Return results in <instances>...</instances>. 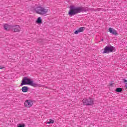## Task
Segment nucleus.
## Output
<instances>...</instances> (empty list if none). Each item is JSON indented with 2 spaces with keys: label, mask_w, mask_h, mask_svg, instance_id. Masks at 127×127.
I'll list each match as a JSON object with an SVG mask.
<instances>
[{
  "label": "nucleus",
  "mask_w": 127,
  "mask_h": 127,
  "mask_svg": "<svg viewBox=\"0 0 127 127\" xmlns=\"http://www.w3.org/2000/svg\"><path fill=\"white\" fill-rule=\"evenodd\" d=\"M82 102L84 106H93V105H94V100L91 97H89L88 99H83Z\"/></svg>",
  "instance_id": "nucleus-4"
},
{
  "label": "nucleus",
  "mask_w": 127,
  "mask_h": 127,
  "mask_svg": "<svg viewBox=\"0 0 127 127\" xmlns=\"http://www.w3.org/2000/svg\"><path fill=\"white\" fill-rule=\"evenodd\" d=\"M11 28V26L7 24H5L4 26V28L5 30H10Z\"/></svg>",
  "instance_id": "nucleus-10"
},
{
  "label": "nucleus",
  "mask_w": 127,
  "mask_h": 127,
  "mask_svg": "<svg viewBox=\"0 0 127 127\" xmlns=\"http://www.w3.org/2000/svg\"><path fill=\"white\" fill-rule=\"evenodd\" d=\"M54 123V120L50 119L49 122H47L46 124H53Z\"/></svg>",
  "instance_id": "nucleus-15"
},
{
  "label": "nucleus",
  "mask_w": 127,
  "mask_h": 127,
  "mask_svg": "<svg viewBox=\"0 0 127 127\" xmlns=\"http://www.w3.org/2000/svg\"><path fill=\"white\" fill-rule=\"evenodd\" d=\"M109 31L110 33H111V34H113V35H118V32H117V31L112 28H109Z\"/></svg>",
  "instance_id": "nucleus-8"
},
{
  "label": "nucleus",
  "mask_w": 127,
  "mask_h": 127,
  "mask_svg": "<svg viewBox=\"0 0 127 127\" xmlns=\"http://www.w3.org/2000/svg\"><path fill=\"white\" fill-rule=\"evenodd\" d=\"M115 91L117 93H121V92H123V88H117L116 89Z\"/></svg>",
  "instance_id": "nucleus-13"
},
{
  "label": "nucleus",
  "mask_w": 127,
  "mask_h": 127,
  "mask_svg": "<svg viewBox=\"0 0 127 127\" xmlns=\"http://www.w3.org/2000/svg\"><path fill=\"white\" fill-rule=\"evenodd\" d=\"M11 27L12 31L14 32H19L20 31V29H21L19 25L11 26Z\"/></svg>",
  "instance_id": "nucleus-6"
},
{
  "label": "nucleus",
  "mask_w": 127,
  "mask_h": 127,
  "mask_svg": "<svg viewBox=\"0 0 127 127\" xmlns=\"http://www.w3.org/2000/svg\"><path fill=\"white\" fill-rule=\"evenodd\" d=\"M101 41H104V39H101Z\"/></svg>",
  "instance_id": "nucleus-20"
},
{
  "label": "nucleus",
  "mask_w": 127,
  "mask_h": 127,
  "mask_svg": "<svg viewBox=\"0 0 127 127\" xmlns=\"http://www.w3.org/2000/svg\"><path fill=\"white\" fill-rule=\"evenodd\" d=\"M38 41H39V42H41L42 41V40H39Z\"/></svg>",
  "instance_id": "nucleus-19"
},
{
  "label": "nucleus",
  "mask_w": 127,
  "mask_h": 127,
  "mask_svg": "<svg viewBox=\"0 0 127 127\" xmlns=\"http://www.w3.org/2000/svg\"><path fill=\"white\" fill-rule=\"evenodd\" d=\"M116 51V48L113 46H107L104 49V51L102 53L104 54L105 53H110L111 52H114Z\"/></svg>",
  "instance_id": "nucleus-5"
},
{
  "label": "nucleus",
  "mask_w": 127,
  "mask_h": 127,
  "mask_svg": "<svg viewBox=\"0 0 127 127\" xmlns=\"http://www.w3.org/2000/svg\"><path fill=\"white\" fill-rule=\"evenodd\" d=\"M36 22L38 24H41V23H42V20H41V17H38Z\"/></svg>",
  "instance_id": "nucleus-12"
},
{
  "label": "nucleus",
  "mask_w": 127,
  "mask_h": 127,
  "mask_svg": "<svg viewBox=\"0 0 127 127\" xmlns=\"http://www.w3.org/2000/svg\"><path fill=\"white\" fill-rule=\"evenodd\" d=\"M123 81H124V82H127V80L125 79H123Z\"/></svg>",
  "instance_id": "nucleus-18"
},
{
  "label": "nucleus",
  "mask_w": 127,
  "mask_h": 127,
  "mask_svg": "<svg viewBox=\"0 0 127 127\" xmlns=\"http://www.w3.org/2000/svg\"><path fill=\"white\" fill-rule=\"evenodd\" d=\"M87 11H97L94 8H90L87 7H76L74 5L70 6V10L68 12V15L70 17L81 13V12H87Z\"/></svg>",
  "instance_id": "nucleus-1"
},
{
  "label": "nucleus",
  "mask_w": 127,
  "mask_h": 127,
  "mask_svg": "<svg viewBox=\"0 0 127 127\" xmlns=\"http://www.w3.org/2000/svg\"><path fill=\"white\" fill-rule=\"evenodd\" d=\"M0 69H4V67L3 66H0Z\"/></svg>",
  "instance_id": "nucleus-16"
},
{
  "label": "nucleus",
  "mask_w": 127,
  "mask_h": 127,
  "mask_svg": "<svg viewBox=\"0 0 127 127\" xmlns=\"http://www.w3.org/2000/svg\"><path fill=\"white\" fill-rule=\"evenodd\" d=\"M85 29V27H80L77 30H76L74 32V34H78V33H80V32H83Z\"/></svg>",
  "instance_id": "nucleus-9"
},
{
  "label": "nucleus",
  "mask_w": 127,
  "mask_h": 127,
  "mask_svg": "<svg viewBox=\"0 0 127 127\" xmlns=\"http://www.w3.org/2000/svg\"><path fill=\"white\" fill-rule=\"evenodd\" d=\"M21 90L23 93H26V92H28V87L27 86H24L22 88Z\"/></svg>",
  "instance_id": "nucleus-11"
},
{
  "label": "nucleus",
  "mask_w": 127,
  "mask_h": 127,
  "mask_svg": "<svg viewBox=\"0 0 127 127\" xmlns=\"http://www.w3.org/2000/svg\"><path fill=\"white\" fill-rule=\"evenodd\" d=\"M33 105V103L31 100H27L25 101L24 106L26 107V108H30V107H32Z\"/></svg>",
  "instance_id": "nucleus-7"
},
{
  "label": "nucleus",
  "mask_w": 127,
  "mask_h": 127,
  "mask_svg": "<svg viewBox=\"0 0 127 127\" xmlns=\"http://www.w3.org/2000/svg\"><path fill=\"white\" fill-rule=\"evenodd\" d=\"M34 11L40 15H45L48 12V9H45L41 6H37L34 9Z\"/></svg>",
  "instance_id": "nucleus-3"
},
{
  "label": "nucleus",
  "mask_w": 127,
  "mask_h": 127,
  "mask_svg": "<svg viewBox=\"0 0 127 127\" xmlns=\"http://www.w3.org/2000/svg\"><path fill=\"white\" fill-rule=\"evenodd\" d=\"M96 11H100V10H101V8H98L97 9H96Z\"/></svg>",
  "instance_id": "nucleus-17"
},
{
  "label": "nucleus",
  "mask_w": 127,
  "mask_h": 127,
  "mask_svg": "<svg viewBox=\"0 0 127 127\" xmlns=\"http://www.w3.org/2000/svg\"><path fill=\"white\" fill-rule=\"evenodd\" d=\"M25 127V124H18L17 125V127Z\"/></svg>",
  "instance_id": "nucleus-14"
},
{
  "label": "nucleus",
  "mask_w": 127,
  "mask_h": 127,
  "mask_svg": "<svg viewBox=\"0 0 127 127\" xmlns=\"http://www.w3.org/2000/svg\"><path fill=\"white\" fill-rule=\"evenodd\" d=\"M23 85H29L32 87H34V88H37V87H39V84L33 82V81L31 80L30 78H28L26 77H24L23 78L20 86L21 87L23 86Z\"/></svg>",
  "instance_id": "nucleus-2"
}]
</instances>
